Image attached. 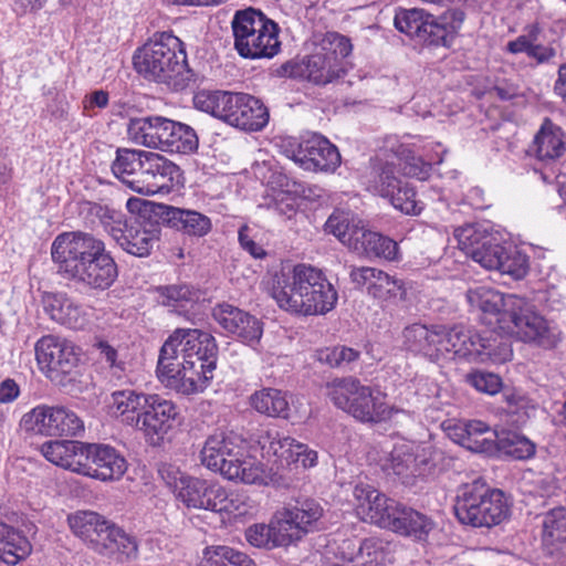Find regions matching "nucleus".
<instances>
[{
    "instance_id": "1",
    "label": "nucleus",
    "mask_w": 566,
    "mask_h": 566,
    "mask_svg": "<svg viewBox=\"0 0 566 566\" xmlns=\"http://www.w3.org/2000/svg\"><path fill=\"white\" fill-rule=\"evenodd\" d=\"M214 337L197 328H177L161 346L157 376L178 394L190 396L205 391L217 367Z\"/></svg>"
},
{
    "instance_id": "2",
    "label": "nucleus",
    "mask_w": 566,
    "mask_h": 566,
    "mask_svg": "<svg viewBox=\"0 0 566 566\" xmlns=\"http://www.w3.org/2000/svg\"><path fill=\"white\" fill-rule=\"evenodd\" d=\"M51 255L60 274L92 291L109 289L118 276L104 241L87 232L60 233L52 242Z\"/></svg>"
},
{
    "instance_id": "3",
    "label": "nucleus",
    "mask_w": 566,
    "mask_h": 566,
    "mask_svg": "<svg viewBox=\"0 0 566 566\" xmlns=\"http://www.w3.org/2000/svg\"><path fill=\"white\" fill-rule=\"evenodd\" d=\"M270 294L280 308L302 315L331 312L338 300L337 291L325 274L306 264L276 274Z\"/></svg>"
},
{
    "instance_id": "4",
    "label": "nucleus",
    "mask_w": 566,
    "mask_h": 566,
    "mask_svg": "<svg viewBox=\"0 0 566 566\" xmlns=\"http://www.w3.org/2000/svg\"><path fill=\"white\" fill-rule=\"evenodd\" d=\"M134 67L148 81L174 90L185 88L193 77L181 40L170 32L155 33L133 56Z\"/></svg>"
},
{
    "instance_id": "5",
    "label": "nucleus",
    "mask_w": 566,
    "mask_h": 566,
    "mask_svg": "<svg viewBox=\"0 0 566 566\" xmlns=\"http://www.w3.org/2000/svg\"><path fill=\"white\" fill-rule=\"evenodd\" d=\"M200 460L203 467L231 481L259 484L265 480L263 465L247 454L245 441L233 431L210 434L200 451Z\"/></svg>"
},
{
    "instance_id": "6",
    "label": "nucleus",
    "mask_w": 566,
    "mask_h": 566,
    "mask_svg": "<svg viewBox=\"0 0 566 566\" xmlns=\"http://www.w3.org/2000/svg\"><path fill=\"white\" fill-rule=\"evenodd\" d=\"M459 248L486 270H495L515 280L523 279L528 272V258L517 247L503 244L500 239L467 224L454 230Z\"/></svg>"
},
{
    "instance_id": "7",
    "label": "nucleus",
    "mask_w": 566,
    "mask_h": 566,
    "mask_svg": "<svg viewBox=\"0 0 566 566\" xmlns=\"http://www.w3.org/2000/svg\"><path fill=\"white\" fill-rule=\"evenodd\" d=\"M199 111L248 132H259L269 122L268 108L252 95L227 91L201 90L193 96Z\"/></svg>"
},
{
    "instance_id": "8",
    "label": "nucleus",
    "mask_w": 566,
    "mask_h": 566,
    "mask_svg": "<svg viewBox=\"0 0 566 566\" xmlns=\"http://www.w3.org/2000/svg\"><path fill=\"white\" fill-rule=\"evenodd\" d=\"M127 136L136 145L171 154H192L199 146L191 126L163 116L130 118Z\"/></svg>"
},
{
    "instance_id": "9",
    "label": "nucleus",
    "mask_w": 566,
    "mask_h": 566,
    "mask_svg": "<svg viewBox=\"0 0 566 566\" xmlns=\"http://www.w3.org/2000/svg\"><path fill=\"white\" fill-rule=\"evenodd\" d=\"M441 358L448 354L469 361L503 363L512 356L510 344L500 332H476L463 325L447 327L440 325Z\"/></svg>"
},
{
    "instance_id": "10",
    "label": "nucleus",
    "mask_w": 566,
    "mask_h": 566,
    "mask_svg": "<svg viewBox=\"0 0 566 566\" xmlns=\"http://www.w3.org/2000/svg\"><path fill=\"white\" fill-rule=\"evenodd\" d=\"M69 525L75 535L90 541L94 549L107 558L125 563L137 557L136 538L95 512H76L69 516Z\"/></svg>"
},
{
    "instance_id": "11",
    "label": "nucleus",
    "mask_w": 566,
    "mask_h": 566,
    "mask_svg": "<svg viewBox=\"0 0 566 566\" xmlns=\"http://www.w3.org/2000/svg\"><path fill=\"white\" fill-rule=\"evenodd\" d=\"M233 46L244 59H271L280 51L279 27L261 10H237L231 20Z\"/></svg>"
},
{
    "instance_id": "12",
    "label": "nucleus",
    "mask_w": 566,
    "mask_h": 566,
    "mask_svg": "<svg viewBox=\"0 0 566 566\" xmlns=\"http://www.w3.org/2000/svg\"><path fill=\"white\" fill-rule=\"evenodd\" d=\"M453 509L460 523L473 527L499 525L510 514L505 494L480 479L459 489Z\"/></svg>"
},
{
    "instance_id": "13",
    "label": "nucleus",
    "mask_w": 566,
    "mask_h": 566,
    "mask_svg": "<svg viewBox=\"0 0 566 566\" xmlns=\"http://www.w3.org/2000/svg\"><path fill=\"white\" fill-rule=\"evenodd\" d=\"M325 392L335 407L361 422H380L390 418L392 412L385 402V395L354 377L328 381Z\"/></svg>"
},
{
    "instance_id": "14",
    "label": "nucleus",
    "mask_w": 566,
    "mask_h": 566,
    "mask_svg": "<svg viewBox=\"0 0 566 566\" xmlns=\"http://www.w3.org/2000/svg\"><path fill=\"white\" fill-rule=\"evenodd\" d=\"M353 50L348 38L337 32H326L315 40V51L292 66L291 75L325 85L344 74L343 61Z\"/></svg>"
},
{
    "instance_id": "15",
    "label": "nucleus",
    "mask_w": 566,
    "mask_h": 566,
    "mask_svg": "<svg viewBox=\"0 0 566 566\" xmlns=\"http://www.w3.org/2000/svg\"><path fill=\"white\" fill-rule=\"evenodd\" d=\"M167 484L172 489L176 499L188 509L227 514L242 513L239 495L228 493L218 483L171 470L167 472Z\"/></svg>"
},
{
    "instance_id": "16",
    "label": "nucleus",
    "mask_w": 566,
    "mask_h": 566,
    "mask_svg": "<svg viewBox=\"0 0 566 566\" xmlns=\"http://www.w3.org/2000/svg\"><path fill=\"white\" fill-rule=\"evenodd\" d=\"M442 452L430 444L402 441L394 446L382 463V470L402 484L412 486L434 473Z\"/></svg>"
},
{
    "instance_id": "17",
    "label": "nucleus",
    "mask_w": 566,
    "mask_h": 566,
    "mask_svg": "<svg viewBox=\"0 0 566 566\" xmlns=\"http://www.w3.org/2000/svg\"><path fill=\"white\" fill-rule=\"evenodd\" d=\"M281 149L289 159L308 171L333 172L340 165L337 147L319 134H312L300 140L283 139Z\"/></svg>"
},
{
    "instance_id": "18",
    "label": "nucleus",
    "mask_w": 566,
    "mask_h": 566,
    "mask_svg": "<svg viewBox=\"0 0 566 566\" xmlns=\"http://www.w3.org/2000/svg\"><path fill=\"white\" fill-rule=\"evenodd\" d=\"M20 424L25 431L49 437H74L84 431L83 420L62 405H39L22 416Z\"/></svg>"
},
{
    "instance_id": "19",
    "label": "nucleus",
    "mask_w": 566,
    "mask_h": 566,
    "mask_svg": "<svg viewBox=\"0 0 566 566\" xmlns=\"http://www.w3.org/2000/svg\"><path fill=\"white\" fill-rule=\"evenodd\" d=\"M36 361L56 385L65 386L64 378L76 371L80 354L76 346L62 337L46 335L35 344Z\"/></svg>"
},
{
    "instance_id": "20",
    "label": "nucleus",
    "mask_w": 566,
    "mask_h": 566,
    "mask_svg": "<svg viewBox=\"0 0 566 566\" xmlns=\"http://www.w3.org/2000/svg\"><path fill=\"white\" fill-rule=\"evenodd\" d=\"M518 307L520 310H514V313L510 314L501 333L544 348L556 346L559 340L558 332L534 310V306L521 297Z\"/></svg>"
},
{
    "instance_id": "21",
    "label": "nucleus",
    "mask_w": 566,
    "mask_h": 566,
    "mask_svg": "<svg viewBox=\"0 0 566 566\" xmlns=\"http://www.w3.org/2000/svg\"><path fill=\"white\" fill-rule=\"evenodd\" d=\"M467 301L472 310L482 313V319L486 324L496 325L492 331L501 332L510 314L520 310L521 296L480 285L468 290Z\"/></svg>"
},
{
    "instance_id": "22",
    "label": "nucleus",
    "mask_w": 566,
    "mask_h": 566,
    "mask_svg": "<svg viewBox=\"0 0 566 566\" xmlns=\"http://www.w3.org/2000/svg\"><path fill=\"white\" fill-rule=\"evenodd\" d=\"M395 27L402 33L429 45H449L450 33L446 25L421 9L400 10L395 15Z\"/></svg>"
},
{
    "instance_id": "23",
    "label": "nucleus",
    "mask_w": 566,
    "mask_h": 566,
    "mask_svg": "<svg viewBox=\"0 0 566 566\" xmlns=\"http://www.w3.org/2000/svg\"><path fill=\"white\" fill-rule=\"evenodd\" d=\"M178 415V407L171 400L150 395L135 430L140 431L147 441L158 443L174 428Z\"/></svg>"
},
{
    "instance_id": "24",
    "label": "nucleus",
    "mask_w": 566,
    "mask_h": 566,
    "mask_svg": "<svg viewBox=\"0 0 566 566\" xmlns=\"http://www.w3.org/2000/svg\"><path fill=\"white\" fill-rule=\"evenodd\" d=\"M80 474L102 481L118 480L127 463L117 450L106 444H84Z\"/></svg>"
},
{
    "instance_id": "25",
    "label": "nucleus",
    "mask_w": 566,
    "mask_h": 566,
    "mask_svg": "<svg viewBox=\"0 0 566 566\" xmlns=\"http://www.w3.org/2000/svg\"><path fill=\"white\" fill-rule=\"evenodd\" d=\"M349 279L356 287H365L377 300L406 298L403 281L371 266H350Z\"/></svg>"
},
{
    "instance_id": "26",
    "label": "nucleus",
    "mask_w": 566,
    "mask_h": 566,
    "mask_svg": "<svg viewBox=\"0 0 566 566\" xmlns=\"http://www.w3.org/2000/svg\"><path fill=\"white\" fill-rule=\"evenodd\" d=\"M357 502L356 511L363 521L387 528L398 505L374 486L359 482L353 491Z\"/></svg>"
},
{
    "instance_id": "27",
    "label": "nucleus",
    "mask_w": 566,
    "mask_h": 566,
    "mask_svg": "<svg viewBox=\"0 0 566 566\" xmlns=\"http://www.w3.org/2000/svg\"><path fill=\"white\" fill-rule=\"evenodd\" d=\"M212 316L227 333L238 337L242 343L256 344L263 334L260 319L231 304H219L213 308Z\"/></svg>"
},
{
    "instance_id": "28",
    "label": "nucleus",
    "mask_w": 566,
    "mask_h": 566,
    "mask_svg": "<svg viewBox=\"0 0 566 566\" xmlns=\"http://www.w3.org/2000/svg\"><path fill=\"white\" fill-rule=\"evenodd\" d=\"M44 312L57 324L74 331H83L91 323V314L66 293H45L42 296Z\"/></svg>"
},
{
    "instance_id": "29",
    "label": "nucleus",
    "mask_w": 566,
    "mask_h": 566,
    "mask_svg": "<svg viewBox=\"0 0 566 566\" xmlns=\"http://www.w3.org/2000/svg\"><path fill=\"white\" fill-rule=\"evenodd\" d=\"M262 451V457L272 461L279 468H287L298 463L300 452H303V443L284 436L275 428L261 430L256 439Z\"/></svg>"
},
{
    "instance_id": "30",
    "label": "nucleus",
    "mask_w": 566,
    "mask_h": 566,
    "mask_svg": "<svg viewBox=\"0 0 566 566\" xmlns=\"http://www.w3.org/2000/svg\"><path fill=\"white\" fill-rule=\"evenodd\" d=\"M160 235L161 227L158 222L135 219L130 220L117 244L132 255L145 258L157 247Z\"/></svg>"
},
{
    "instance_id": "31",
    "label": "nucleus",
    "mask_w": 566,
    "mask_h": 566,
    "mask_svg": "<svg viewBox=\"0 0 566 566\" xmlns=\"http://www.w3.org/2000/svg\"><path fill=\"white\" fill-rule=\"evenodd\" d=\"M149 396L130 388L115 390L107 400V412L123 424L135 429Z\"/></svg>"
},
{
    "instance_id": "32",
    "label": "nucleus",
    "mask_w": 566,
    "mask_h": 566,
    "mask_svg": "<svg viewBox=\"0 0 566 566\" xmlns=\"http://www.w3.org/2000/svg\"><path fill=\"white\" fill-rule=\"evenodd\" d=\"M401 338L402 345L408 352L421 355L430 361L441 359L440 325L411 324L403 328Z\"/></svg>"
},
{
    "instance_id": "33",
    "label": "nucleus",
    "mask_w": 566,
    "mask_h": 566,
    "mask_svg": "<svg viewBox=\"0 0 566 566\" xmlns=\"http://www.w3.org/2000/svg\"><path fill=\"white\" fill-rule=\"evenodd\" d=\"M161 214L168 224L190 237L202 238L212 230L211 219L196 210L163 206Z\"/></svg>"
},
{
    "instance_id": "34",
    "label": "nucleus",
    "mask_w": 566,
    "mask_h": 566,
    "mask_svg": "<svg viewBox=\"0 0 566 566\" xmlns=\"http://www.w3.org/2000/svg\"><path fill=\"white\" fill-rule=\"evenodd\" d=\"M490 427L480 420L462 422L451 431L454 441L474 452H492L496 448V438Z\"/></svg>"
},
{
    "instance_id": "35",
    "label": "nucleus",
    "mask_w": 566,
    "mask_h": 566,
    "mask_svg": "<svg viewBox=\"0 0 566 566\" xmlns=\"http://www.w3.org/2000/svg\"><path fill=\"white\" fill-rule=\"evenodd\" d=\"M349 241V249L366 258H384L395 260L398 253L397 243L388 237L370 231L364 226L356 231V237Z\"/></svg>"
},
{
    "instance_id": "36",
    "label": "nucleus",
    "mask_w": 566,
    "mask_h": 566,
    "mask_svg": "<svg viewBox=\"0 0 566 566\" xmlns=\"http://www.w3.org/2000/svg\"><path fill=\"white\" fill-rule=\"evenodd\" d=\"M528 151L539 160H554L559 158L565 151V140L562 129L546 118L535 134Z\"/></svg>"
},
{
    "instance_id": "37",
    "label": "nucleus",
    "mask_w": 566,
    "mask_h": 566,
    "mask_svg": "<svg viewBox=\"0 0 566 566\" xmlns=\"http://www.w3.org/2000/svg\"><path fill=\"white\" fill-rule=\"evenodd\" d=\"M84 443L73 440L48 441L41 446L43 457L55 465L80 473Z\"/></svg>"
},
{
    "instance_id": "38",
    "label": "nucleus",
    "mask_w": 566,
    "mask_h": 566,
    "mask_svg": "<svg viewBox=\"0 0 566 566\" xmlns=\"http://www.w3.org/2000/svg\"><path fill=\"white\" fill-rule=\"evenodd\" d=\"M525 33L507 43V51L511 53H525L538 64L547 63L556 55V50L551 44L541 41L542 29L538 24H531Z\"/></svg>"
},
{
    "instance_id": "39",
    "label": "nucleus",
    "mask_w": 566,
    "mask_h": 566,
    "mask_svg": "<svg viewBox=\"0 0 566 566\" xmlns=\"http://www.w3.org/2000/svg\"><path fill=\"white\" fill-rule=\"evenodd\" d=\"M387 528L401 535L422 539L433 528V523L427 515L398 503Z\"/></svg>"
},
{
    "instance_id": "40",
    "label": "nucleus",
    "mask_w": 566,
    "mask_h": 566,
    "mask_svg": "<svg viewBox=\"0 0 566 566\" xmlns=\"http://www.w3.org/2000/svg\"><path fill=\"white\" fill-rule=\"evenodd\" d=\"M32 551L29 539L19 531L0 522V562L14 566Z\"/></svg>"
},
{
    "instance_id": "41",
    "label": "nucleus",
    "mask_w": 566,
    "mask_h": 566,
    "mask_svg": "<svg viewBox=\"0 0 566 566\" xmlns=\"http://www.w3.org/2000/svg\"><path fill=\"white\" fill-rule=\"evenodd\" d=\"M251 407L259 413L287 419L290 413L286 395L275 388H262L250 397Z\"/></svg>"
},
{
    "instance_id": "42",
    "label": "nucleus",
    "mask_w": 566,
    "mask_h": 566,
    "mask_svg": "<svg viewBox=\"0 0 566 566\" xmlns=\"http://www.w3.org/2000/svg\"><path fill=\"white\" fill-rule=\"evenodd\" d=\"M147 151L119 148L112 164V171L116 178L129 187L130 180L138 179V172L143 169V161Z\"/></svg>"
},
{
    "instance_id": "43",
    "label": "nucleus",
    "mask_w": 566,
    "mask_h": 566,
    "mask_svg": "<svg viewBox=\"0 0 566 566\" xmlns=\"http://www.w3.org/2000/svg\"><path fill=\"white\" fill-rule=\"evenodd\" d=\"M86 210L88 216L99 221L101 226L106 232H108L116 243L119 241L122 238L120 234H124V231L130 222L125 219V216L120 211L101 203L88 202L86 205Z\"/></svg>"
},
{
    "instance_id": "44",
    "label": "nucleus",
    "mask_w": 566,
    "mask_h": 566,
    "mask_svg": "<svg viewBox=\"0 0 566 566\" xmlns=\"http://www.w3.org/2000/svg\"><path fill=\"white\" fill-rule=\"evenodd\" d=\"M284 510L303 535L311 532L323 515L322 506L313 499L298 500L284 506Z\"/></svg>"
},
{
    "instance_id": "45",
    "label": "nucleus",
    "mask_w": 566,
    "mask_h": 566,
    "mask_svg": "<svg viewBox=\"0 0 566 566\" xmlns=\"http://www.w3.org/2000/svg\"><path fill=\"white\" fill-rule=\"evenodd\" d=\"M201 566H255L245 553L230 546L207 547Z\"/></svg>"
},
{
    "instance_id": "46",
    "label": "nucleus",
    "mask_w": 566,
    "mask_h": 566,
    "mask_svg": "<svg viewBox=\"0 0 566 566\" xmlns=\"http://www.w3.org/2000/svg\"><path fill=\"white\" fill-rule=\"evenodd\" d=\"M492 434L496 438V448L514 459H528L535 453L534 443L516 432L501 431Z\"/></svg>"
},
{
    "instance_id": "47",
    "label": "nucleus",
    "mask_w": 566,
    "mask_h": 566,
    "mask_svg": "<svg viewBox=\"0 0 566 566\" xmlns=\"http://www.w3.org/2000/svg\"><path fill=\"white\" fill-rule=\"evenodd\" d=\"M270 523L275 547L289 546L304 536L284 507L275 513Z\"/></svg>"
},
{
    "instance_id": "48",
    "label": "nucleus",
    "mask_w": 566,
    "mask_h": 566,
    "mask_svg": "<svg viewBox=\"0 0 566 566\" xmlns=\"http://www.w3.org/2000/svg\"><path fill=\"white\" fill-rule=\"evenodd\" d=\"M363 228L360 221L350 219L344 211H335L325 223V231L334 234L344 245L349 249L350 241L356 237V231Z\"/></svg>"
},
{
    "instance_id": "49",
    "label": "nucleus",
    "mask_w": 566,
    "mask_h": 566,
    "mask_svg": "<svg viewBox=\"0 0 566 566\" xmlns=\"http://www.w3.org/2000/svg\"><path fill=\"white\" fill-rule=\"evenodd\" d=\"M158 300L165 306L185 308L198 300L197 292L187 284H175L158 287Z\"/></svg>"
},
{
    "instance_id": "50",
    "label": "nucleus",
    "mask_w": 566,
    "mask_h": 566,
    "mask_svg": "<svg viewBox=\"0 0 566 566\" xmlns=\"http://www.w3.org/2000/svg\"><path fill=\"white\" fill-rule=\"evenodd\" d=\"M384 191V198H388L391 205L407 214H418L421 211L419 202L416 200V192L408 184H398L397 189L387 186Z\"/></svg>"
},
{
    "instance_id": "51",
    "label": "nucleus",
    "mask_w": 566,
    "mask_h": 566,
    "mask_svg": "<svg viewBox=\"0 0 566 566\" xmlns=\"http://www.w3.org/2000/svg\"><path fill=\"white\" fill-rule=\"evenodd\" d=\"M543 541L554 545L566 541V509L555 507L543 518Z\"/></svg>"
},
{
    "instance_id": "52",
    "label": "nucleus",
    "mask_w": 566,
    "mask_h": 566,
    "mask_svg": "<svg viewBox=\"0 0 566 566\" xmlns=\"http://www.w3.org/2000/svg\"><path fill=\"white\" fill-rule=\"evenodd\" d=\"M166 160L167 158L157 153L147 151L143 161V169L138 172V179L130 180L129 188L137 193L145 195L147 187L154 181L156 174Z\"/></svg>"
},
{
    "instance_id": "53",
    "label": "nucleus",
    "mask_w": 566,
    "mask_h": 566,
    "mask_svg": "<svg viewBox=\"0 0 566 566\" xmlns=\"http://www.w3.org/2000/svg\"><path fill=\"white\" fill-rule=\"evenodd\" d=\"M180 176L179 167L167 159L163 163L161 169L156 174L154 181L147 187L145 196L169 193L179 184Z\"/></svg>"
},
{
    "instance_id": "54",
    "label": "nucleus",
    "mask_w": 566,
    "mask_h": 566,
    "mask_svg": "<svg viewBox=\"0 0 566 566\" xmlns=\"http://www.w3.org/2000/svg\"><path fill=\"white\" fill-rule=\"evenodd\" d=\"M387 554L382 541L368 538L360 542V553L358 566H375L385 564Z\"/></svg>"
},
{
    "instance_id": "55",
    "label": "nucleus",
    "mask_w": 566,
    "mask_h": 566,
    "mask_svg": "<svg viewBox=\"0 0 566 566\" xmlns=\"http://www.w3.org/2000/svg\"><path fill=\"white\" fill-rule=\"evenodd\" d=\"M359 357V352L346 347L336 346L319 352L318 359L331 367H344Z\"/></svg>"
},
{
    "instance_id": "56",
    "label": "nucleus",
    "mask_w": 566,
    "mask_h": 566,
    "mask_svg": "<svg viewBox=\"0 0 566 566\" xmlns=\"http://www.w3.org/2000/svg\"><path fill=\"white\" fill-rule=\"evenodd\" d=\"M468 381L478 391L488 395L497 394L502 387L501 378L495 374L486 371H475L468 375Z\"/></svg>"
},
{
    "instance_id": "57",
    "label": "nucleus",
    "mask_w": 566,
    "mask_h": 566,
    "mask_svg": "<svg viewBox=\"0 0 566 566\" xmlns=\"http://www.w3.org/2000/svg\"><path fill=\"white\" fill-rule=\"evenodd\" d=\"M245 538L254 547L266 549L275 548L271 523L250 526L245 531Z\"/></svg>"
},
{
    "instance_id": "58",
    "label": "nucleus",
    "mask_w": 566,
    "mask_h": 566,
    "mask_svg": "<svg viewBox=\"0 0 566 566\" xmlns=\"http://www.w3.org/2000/svg\"><path fill=\"white\" fill-rule=\"evenodd\" d=\"M360 553V541L358 539H344L336 548L335 556L339 558L342 564L338 566H358Z\"/></svg>"
},
{
    "instance_id": "59",
    "label": "nucleus",
    "mask_w": 566,
    "mask_h": 566,
    "mask_svg": "<svg viewBox=\"0 0 566 566\" xmlns=\"http://www.w3.org/2000/svg\"><path fill=\"white\" fill-rule=\"evenodd\" d=\"M399 182L400 180L395 176L394 166L386 164L377 170V177L375 178L374 187L378 195L384 197L382 189L389 185L392 186L394 189H397Z\"/></svg>"
},
{
    "instance_id": "60",
    "label": "nucleus",
    "mask_w": 566,
    "mask_h": 566,
    "mask_svg": "<svg viewBox=\"0 0 566 566\" xmlns=\"http://www.w3.org/2000/svg\"><path fill=\"white\" fill-rule=\"evenodd\" d=\"M239 243L243 250L249 252L255 259H262L266 255L263 247L251 238L250 228L247 224L239 229Z\"/></svg>"
},
{
    "instance_id": "61",
    "label": "nucleus",
    "mask_w": 566,
    "mask_h": 566,
    "mask_svg": "<svg viewBox=\"0 0 566 566\" xmlns=\"http://www.w3.org/2000/svg\"><path fill=\"white\" fill-rule=\"evenodd\" d=\"M96 347L99 350L101 359L104 360L111 369L115 371H123L125 369V363L118 359L117 350L107 342H98Z\"/></svg>"
},
{
    "instance_id": "62",
    "label": "nucleus",
    "mask_w": 566,
    "mask_h": 566,
    "mask_svg": "<svg viewBox=\"0 0 566 566\" xmlns=\"http://www.w3.org/2000/svg\"><path fill=\"white\" fill-rule=\"evenodd\" d=\"M20 395V387L15 380L7 378L0 382V403L14 401Z\"/></svg>"
},
{
    "instance_id": "63",
    "label": "nucleus",
    "mask_w": 566,
    "mask_h": 566,
    "mask_svg": "<svg viewBox=\"0 0 566 566\" xmlns=\"http://www.w3.org/2000/svg\"><path fill=\"white\" fill-rule=\"evenodd\" d=\"M108 104V93L99 90L95 91L85 96L83 101V108L86 113H90L93 108H104Z\"/></svg>"
},
{
    "instance_id": "64",
    "label": "nucleus",
    "mask_w": 566,
    "mask_h": 566,
    "mask_svg": "<svg viewBox=\"0 0 566 566\" xmlns=\"http://www.w3.org/2000/svg\"><path fill=\"white\" fill-rule=\"evenodd\" d=\"M48 0H14L13 11L18 15H24L28 12H38L41 10Z\"/></svg>"
}]
</instances>
